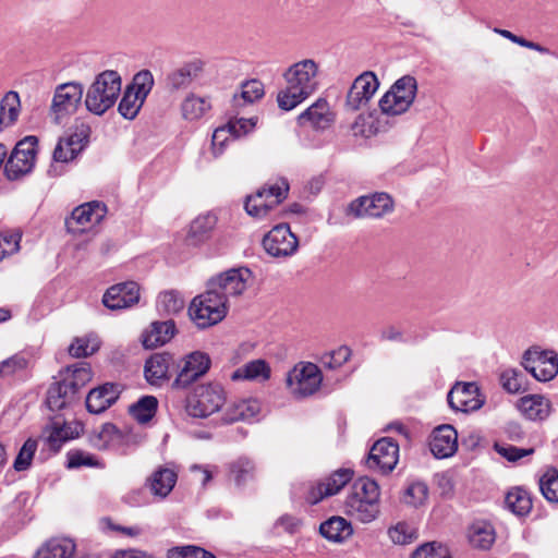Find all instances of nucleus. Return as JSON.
I'll list each match as a JSON object with an SVG mask.
<instances>
[{"label":"nucleus","instance_id":"obj_34","mask_svg":"<svg viewBox=\"0 0 558 558\" xmlns=\"http://www.w3.org/2000/svg\"><path fill=\"white\" fill-rule=\"evenodd\" d=\"M271 369L269 364L262 359L253 360L238 367L231 374V379L265 381L270 378Z\"/></svg>","mask_w":558,"mask_h":558},{"label":"nucleus","instance_id":"obj_62","mask_svg":"<svg viewBox=\"0 0 558 558\" xmlns=\"http://www.w3.org/2000/svg\"><path fill=\"white\" fill-rule=\"evenodd\" d=\"M494 32L521 47H524V48H527L531 50H535L542 54L549 53V50L546 47H544L537 43L530 41L523 37L517 36L515 34L511 33L510 31L502 29V28H494Z\"/></svg>","mask_w":558,"mask_h":558},{"label":"nucleus","instance_id":"obj_58","mask_svg":"<svg viewBox=\"0 0 558 558\" xmlns=\"http://www.w3.org/2000/svg\"><path fill=\"white\" fill-rule=\"evenodd\" d=\"M351 356V350L345 347H339L337 350L325 353L322 356V364L329 369H337L342 366Z\"/></svg>","mask_w":558,"mask_h":558},{"label":"nucleus","instance_id":"obj_57","mask_svg":"<svg viewBox=\"0 0 558 558\" xmlns=\"http://www.w3.org/2000/svg\"><path fill=\"white\" fill-rule=\"evenodd\" d=\"M226 124L218 126L211 137V153L215 158L221 156L230 141H234Z\"/></svg>","mask_w":558,"mask_h":558},{"label":"nucleus","instance_id":"obj_5","mask_svg":"<svg viewBox=\"0 0 558 558\" xmlns=\"http://www.w3.org/2000/svg\"><path fill=\"white\" fill-rule=\"evenodd\" d=\"M226 395L218 384L201 385L186 399L185 411L192 417L205 418L218 412Z\"/></svg>","mask_w":558,"mask_h":558},{"label":"nucleus","instance_id":"obj_23","mask_svg":"<svg viewBox=\"0 0 558 558\" xmlns=\"http://www.w3.org/2000/svg\"><path fill=\"white\" fill-rule=\"evenodd\" d=\"M299 124L324 131L335 122V114L326 99L319 98L298 118Z\"/></svg>","mask_w":558,"mask_h":558},{"label":"nucleus","instance_id":"obj_15","mask_svg":"<svg viewBox=\"0 0 558 558\" xmlns=\"http://www.w3.org/2000/svg\"><path fill=\"white\" fill-rule=\"evenodd\" d=\"M398 459V444L391 438H381L371 448L366 464L371 470L387 474L396 468Z\"/></svg>","mask_w":558,"mask_h":558},{"label":"nucleus","instance_id":"obj_27","mask_svg":"<svg viewBox=\"0 0 558 558\" xmlns=\"http://www.w3.org/2000/svg\"><path fill=\"white\" fill-rule=\"evenodd\" d=\"M119 397V390L113 384H105L89 391L86 397V408L90 413L99 414L111 407Z\"/></svg>","mask_w":558,"mask_h":558},{"label":"nucleus","instance_id":"obj_59","mask_svg":"<svg viewBox=\"0 0 558 558\" xmlns=\"http://www.w3.org/2000/svg\"><path fill=\"white\" fill-rule=\"evenodd\" d=\"M154 85V77L150 71L142 70L133 77V82L126 88L134 90L146 99Z\"/></svg>","mask_w":558,"mask_h":558},{"label":"nucleus","instance_id":"obj_29","mask_svg":"<svg viewBox=\"0 0 558 558\" xmlns=\"http://www.w3.org/2000/svg\"><path fill=\"white\" fill-rule=\"evenodd\" d=\"M203 69L204 62L202 60L190 61L168 75V86L172 90L186 88L194 80L199 77Z\"/></svg>","mask_w":558,"mask_h":558},{"label":"nucleus","instance_id":"obj_3","mask_svg":"<svg viewBox=\"0 0 558 558\" xmlns=\"http://www.w3.org/2000/svg\"><path fill=\"white\" fill-rule=\"evenodd\" d=\"M121 76L112 70L98 74L85 97L86 109L97 116L104 114L117 101L121 93Z\"/></svg>","mask_w":558,"mask_h":558},{"label":"nucleus","instance_id":"obj_22","mask_svg":"<svg viewBox=\"0 0 558 558\" xmlns=\"http://www.w3.org/2000/svg\"><path fill=\"white\" fill-rule=\"evenodd\" d=\"M88 136V128L82 126L76 132L61 137L53 150V160L57 162L73 160L87 145Z\"/></svg>","mask_w":558,"mask_h":558},{"label":"nucleus","instance_id":"obj_24","mask_svg":"<svg viewBox=\"0 0 558 558\" xmlns=\"http://www.w3.org/2000/svg\"><path fill=\"white\" fill-rule=\"evenodd\" d=\"M432 453L438 459L453 456L458 449V433L451 425H441L434 429L429 442Z\"/></svg>","mask_w":558,"mask_h":558},{"label":"nucleus","instance_id":"obj_30","mask_svg":"<svg viewBox=\"0 0 558 558\" xmlns=\"http://www.w3.org/2000/svg\"><path fill=\"white\" fill-rule=\"evenodd\" d=\"M319 532L329 542L342 544L353 535V526L347 519L333 515L320 524Z\"/></svg>","mask_w":558,"mask_h":558},{"label":"nucleus","instance_id":"obj_8","mask_svg":"<svg viewBox=\"0 0 558 558\" xmlns=\"http://www.w3.org/2000/svg\"><path fill=\"white\" fill-rule=\"evenodd\" d=\"M36 146L35 136H26L15 145L4 166L8 179L16 180L32 171L36 158Z\"/></svg>","mask_w":558,"mask_h":558},{"label":"nucleus","instance_id":"obj_50","mask_svg":"<svg viewBox=\"0 0 558 558\" xmlns=\"http://www.w3.org/2000/svg\"><path fill=\"white\" fill-rule=\"evenodd\" d=\"M353 472L350 469H340L320 482L325 494L333 496L338 494L352 478Z\"/></svg>","mask_w":558,"mask_h":558},{"label":"nucleus","instance_id":"obj_2","mask_svg":"<svg viewBox=\"0 0 558 558\" xmlns=\"http://www.w3.org/2000/svg\"><path fill=\"white\" fill-rule=\"evenodd\" d=\"M380 489L378 484L369 477L356 480L344 501V512L362 522L371 523L380 513Z\"/></svg>","mask_w":558,"mask_h":558},{"label":"nucleus","instance_id":"obj_33","mask_svg":"<svg viewBox=\"0 0 558 558\" xmlns=\"http://www.w3.org/2000/svg\"><path fill=\"white\" fill-rule=\"evenodd\" d=\"M260 411V403L256 399H243L230 402L225 412L223 420L227 423L236 421H248L254 418Z\"/></svg>","mask_w":558,"mask_h":558},{"label":"nucleus","instance_id":"obj_56","mask_svg":"<svg viewBox=\"0 0 558 558\" xmlns=\"http://www.w3.org/2000/svg\"><path fill=\"white\" fill-rule=\"evenodd\" d=\"M167 558H216L214 554L193 545L172 547Z\"/></svg>","mask_w":558,"mask_h":558},{"label":"nucleus","instance_id":"obj_36","mask_svg":"<svg viewBox=\"0 0 558 558\" xmlns=\"http://www.w3.org/2000/svg\"><path fill=\"white\" fill-rule=\"evenodd\" d=\"M210 109L211 102L209 98L194 93L187 94L180 105L181 116L189 122L201 120Z\"/></svg>","mask_w":558,"mask_h":558},{"label":"nucleus","instance_id":"obj_46","mask_svg":"<svg viewBox=\"0 0 558 558\" xmlns=\"http://www.w3.org/2000/svg\"><path fill=\"white\" fill-rule=\"evenodd\" d=\"M158 400L154 396H145L130 407L133 417L144 424L149 422L156 414Z\"/></svg>","mask_w":558,"mask_h":558},{"label":"nucleus","instance_id":"obj_31","mask_svg":"<svg viewBox=\"0 0 558 558\" xmlns=\"http://www.w3.org/2000/svg\"><path fill=\"white\" fill-rule=\"evenodd\" d=\"M174 363L169 353H156L145 363V378L150 385H160L168 378L170 365Z\"/></svg>","mask_w":558,"mask_h":558},{"label":"nucleus","instance_id":"obj_63","mask_svg":"<svg viewBox=\"0 0 558 558\" xmlns=\"http://www.w3.org/2000/svg\"><path fill=\"white\" fill-rule=\"evenodd\" d=\"M254 466L250 461H239L232 465L231 474L238 486L245 484L253 477Z\"/></svg>","mask_w":558,"mask_h":558},{"label":"nucleus","instance_id":"obj_60","mask_svg":"<svg viewBox=\"0 0 558 558\" xmlns=\"http://www.w3.org/2000/svg\"><path fill=\"white\" fill-rule=\"evenodd\" d=\"M257 123L256 118H239V119H230L226 125L228 129H230V133L232 134L233 138H240L242 136L247 135L251 133Z\"/></svg>","mask_w":558,"mask_h":558},{"label":"nucleus","instance_id":"obj_44","mask_svg":"<svg viewBox=\"0 0 558 558\" xmlns=\"http://www.w3.org/2000/svg\"><path fill=\"white\" fill-rule=\"evenodd\" d=\"M100 348V340L96 335L77 337L69 347L71 356L80 359L94 354Z\"/></svg>","mask_w":558,"mask_h":558},{"label":"nucleus","instance_id":"obj_28","mask_svg":"<svg viewBox=\"0 0 558 558\" xmlns=\"http://www.w3.org/2000/svg\"><path fill=\"white\" fill-rule=\"evenodd\" d=\"M217 218L213 214L199 215L189 226L185 241L189 245L198 246L206 242L215 229Z\"/></svg>","mask_w":558,"mask_h":558},{"label":"nucleus","instance_id":"obj_20","mask_svg":"<svg viewBox=\"0 0 558 558\" xmlns=\"http://www.w3.org/2000/svg\"><path fill=\"white\" fill-rule=\"evenodd\" d=\"M142 439H126V436L112 423L102 424L89 435V444L98 450H120Z\"/></svg>","mask_w":558,"mask_h":558},{"label":"nucleus","instance_id":"obj_14","mask_svg":"<svg viewBox=\"0 0 558 558\" xmlns=\"http://www.w3.org/2000/svg\"><path fill=\"white\" fill-rule=\"evenodd\" d=\"M263 246L274 257H288L296 252L299 242L290 227L287 223H280L264 236Z\"/></svg>","mask_w":558,"mask_h":558},{"label":"nucleus","instance_id":"obj_64","mask_svg":"<svg viewBox=\"0 0 558 558\" xmlns=\"http://www.w3.org/2000/svg\"><path fill=\"white\" fill-rule=\"evenodd\" d=\"M21 235L19 233L0 234V260L20 248Z\"/></svg>","mask_w":558,"mask_h":558},{"label":"nucleus","instance_id":"obj_21","mask_svg":"<svg viewBox=\"0 0 558 558\" xmlns=\"http://www.w3.org/2000/svg\"><path fill=\"white\" fill-rule=\"evenodd\" d=\"M140 301V287L134 281L117 283L105 292L104 305L112 311L133 306Z\"/></svg>","mask_w":558,"mask_h":558},{"label":"nucleus","instance_id":"obj_26","mask_svg":"<svg viewBox=\"0 0 558 558\" xmlns=\"http://www.w3.org/2000/svg\"><path fill=\"white\" fill-rule=\"evenodd\" d=\"M517 408L527 420L543 421L550 414L551 403L544 396L527 395L518 400Z\"/></svg>","mask_w":558,"mask_h":558},{"label":"nucleus","instance_id":"obj_13","mask_svg":"<svg viewBox=\"0 0 558 558\" xmlns=\"http://www.w3.org/2000/svg\"><path fill=\"white\" fill-rule=\"evenodd\" d=\"M107 213L106 206L99 202H90L77 206L65 220L70 233L81 234L100 223Z\"/></svg>","mask_w":558,"mask_h":558},{"label":"nucleus","instance_id":"obj_42","mask_svg":"<svg viewBox=\"0 0 558 558\" xmlns=\"http://www.w3.org/2000/svg\"><path fill=\"white\" fill-rule=\"evenodd\" d=\"M264 96V85L260 81L251 80L241 85L240 93L234 94L232 102L235 108L253 104Z\"/></svg>","mask_w":558,"mask_h":558},{"label":"nucleus","instance_id":"obj_54","mask_svg":"<svg viewBox=\"0 0 558 558\" xmlns=\"http://www.w3.org/2000/svg\"><path fill=\"white\" fill-rule=\"evenodd\" d=\"M36 450H37V440H35L33 438H28L24 442L22 448L20 449V451L14 460L13 468L16 471L27 470L32 464V460L34 458Z\"/></svg>","mask_w":558,"mask_h":558},{"label":"nucleus","instance_id":"obj_19","mask_svg":"<svg viewBox=\"0 0 558 558\" xmlns=\"http://www.w3.org/2000/svg\"><path fill=\"white\" fill-rule=\"evenodd\" d=\"M379 86L377 76L373 72H364L352 83L345 100L350 110H359L367 105Z\"/></svg>","mask_w":558,"mask_h":558},{"label":"nucleus","instance_id":"obj_18","mask_svg":"<svg viewBox=\"0 0 558 558\" xmlns=\"http://www.w3.org/2000/svg\"><path fill=\"white\" fill-rule=\"evenodd\" d=\"M447 399L452 410L464 413L476 411L484 404V398L475 383H457Z\"/></svg>","mask_w":558,"mask_h":558},{"label":"nucleus","instance_id":"obj_35","mask_svg":"<svg viewBox=\"0 0 558 558\" xmlns=\"http://www.w3.org/2000/svg\"><path fill=\"white\" fill-rule=\"evenodd\" d=\"M468 538L473 548L488 550L496 539L495 529L487 521H475L469 527Z\"/></svg>","mask_w":558,"mask_h":558},{"label":"nucleus","instance_id":"obj_55","mask_svg":"<svg viewBox=\"0 0 558 558\" xmlns=\"http://www.w3.org/2000/svg\"><path fill=\"white\" fill-rule=\"evenodd\" d=\"M411 558H451L447 546L430 542L414 550Z\"/></svg>","mask_w":558,"mask_h":558},{"label":"nucleus","instance_id":"obj_12","mask_svg":"<svg viewBox=\"0 0 558 558\" xmlns=\"http://www.w3.org/2000/svg\"><path fill=\"white\" fill-rule=\"evenodd\" d=\"M395 203L387 193L363 195L352 201L348 213L355 218H381L393 211Z\"/></svg>","mask_w":558,"mask_h":558},{"label":"nucleus","instance_id":"obj_43","mask_svg":"<svg viewBox=\"0 0 558 558\" xmlns=\"http://www.w3.org/2000/svg\"><path fill=\"white\" fill-rule=\"evenodd\" d=\"M507 508L515 515H526L532 509V499L530 494L520 487L508 492L505 499Z\"/></svg>","mask_w":558,"mask_h":558},{"label":"nucleus","instance_id":"obj_47","mask_svg":"<svg viewBox=\"0 0 558 558\" xmlns=\"http://www.w3.org/2000/svg\"><path fill=\"white\" fill-rule=\"evenodd\" d=\"M184 308V300L175 291H165L158 295L157 310L165 315H175Z\"/></svg>","mask_w":558,"mask_h":558},{"label":"nucleus","instance_id":"obj_17","mask_svg":"<svg viewBox=\"0 0 558 558\" xmlns=\"http://www.w3.org/2000/svg\"><path fill=\"white\" fill-rule=\"evenodd\" d=\"M252 272L247 268L230 269L211 279L208 284L223 295L227 303L228 298L241 295L247 288V281Z\"/></svg>","mask_w":558,"mask_h":558},{"label":"nucleus","instance_id":"obj_4","mask_svg":"<svg viewBox=\"0 0 558 558\" xmlns=\"http://www.w3.org/2000/svg\"><path fill=\"white\" fill-rule=\"evenodd\" d=\"M192 320L199 328H207L221 322L227 315V303L209 284L207 290L195 296L189 307Z\"/></svg>","mask_w":558,"mask_h":558},{"label":"nucleus","instance_id":"obj_41","mask_svg":"<svg viewBox=\"0 0 558 558\" xmlns=\"http://www.w3.org/2000/svg\"><path fill=\"white\" fill-rule=\"evenodd\" d=\"M20 96L16 92H9L0 102V131L12 125L20 113Z\"/></svg>","mask_w":558,"mask_h":558},{"label":"nucleus","instance_id":"obj_52","mask_svg":"<svg viewBox=\"0 0 558 558\" xmlns=\"http://www.w3.org/2000/svg\"><path fill=\"white\" fill-rule=\"evenodd\" d=\"M66 466L69 469H78L82 466L101 468L102 464L92 453L82 450H71L68 452Z\"/></svg>","mask_w":558,"mask_h":558},{"label":"nucleus","instance_id":"obj_40","mask_svg":"<svg viewBox=\"0 0 558 558\" xmlns=\"http://www.w3.org/2000/svg\"><path fill=\"white\" fill-rule=\"evenodd\" d=\"M92 377L89 365L86 362H77L66 368L61 380L77 396L78 391L92 380Z\"/></svg>","mask_w":558,"mask_h":558},{"label":"nucleus","instance_id":"obj_10","mask_svg":"<svg viewBox=\"0 0 558 558\" xmlns=\"http://www.w3.org/2000/svg\"><path fill=\"white\" fill-rule=\"evenodd\" d=\"M83 93V85L76 82L63 83L56 87L50 107L56 123H60L64 117L77 110Z\"/></svg>","mask_w":558,"mask_h":558},{"label":"nucleus","instance_id":"obj_53","mask_svg":"<svg viewBox=\"0 0 558 558\" xmlns=\"http://www.w3.org/2000/svg\"><path fill=\"white\" fill-rule=\"evenodd\" d=\"M500 383L508 392L518 393L524 389V373L514 368L506 369L500 375Z\"/></svg>","mask_w":558,"mask_h":558},{"label":"nucleus","instance_id":"obj_61","mask_svg":"<svg viewBox=\"0 0 558 558\" xmlns=\"http://www.w3.org/2000/svg\"><path fill=\"white\" fill-rule=\"evenodd\" d=\"M28 360L22 354H14L13 356L2 361L0 363V375L10 376L27 367Z\"/></svg>","mask_w":558,"mask_h":558},{"label":"nucleus","instance_id":"obj_1","mask_svg":"<svg viewBox=\"0 0 558 558\" xmlns=\"http://www.w3.org/2000/svg\"><path fill=\"white\" fill-rule=\"evenodd\" d=\"M318 64L312 59L299 61L284 72L286 87L278 93V106L292 110L308 98L318 87Z\"/></svg>","mask_w":558,"mask_h":558},{"label":"nucleus","instance_id":"obj_6","mask_svg":"<svg viewBox=\"0 0 558 558\" xmlns=\"http://www.w3.org/2000/svg\"><path fill=\"white\" fill-rule=\"evenodd\" d=\"M417 83L413 76L399 78L380 99L379 107L384 113L397 116L405 112L413 104Z\"/></svg>","mask_w":558,"mask_h":558},{"label":"nucleus","instance_id":"obj_45","mask_svg":"<svg viewBox=\"0 0 558 558\" xmlns=\"http://www.w3.org/2000/svg\"><path fill=\"white\" fill-rule=\"evenodd\" d=\"M390 541L396 545H408L417 538L416 527L405 521L397 522L387 531Z\"/></svg>","mask_w":558,"mask_h":558},{"label":"nucleus","instance_id":"obj_16","mask_svg":"<svg viewBox=\"0 0 558 558\" xmlns=\"http://www.w3.org/2000/svg\"><path fill=\"white\" fill-rule=\"evenodd\" d=\"M524 368L538 381H549L558 374V355L554 351H527Z\"/></svg>","mask_w":558,"mask_h":558},{"label":"nucleus","instance_id":"obj_49","mask_svg":"<svg viewBox=\"0 0 558 558\" xmlns=\"http://www.w3.org/2000/svg\"><path fill=\"white\" fill-rule=\"evenodd\" d=\"M538 484L544 498L551 504H558V470H547L541 476Z\"/></svg>","mask_w":558,"mask_h":558},{"label":"nucleus","instance_id":"obj_39","mask_svg":"<svg viewBox=\"0 0 558 558\" xmlns=\"http://www.w3.org/2000/svg\"><path fill=\"white\" fill-rule=\"evenodd\" d=\"M76 400V395L62 380L50 385L46 403L51 411L62 410Z\"/></svg>","mask_w":558,"mask_h":558},{"label":"nucleus","instance_id":"obj_51","mask_svg":"<svg viewBox=\"0 0 558 558\" xmlns=\"http://www.w3.org/2000/svg\"><path fill=\"white\" fill-rule=\"evenodd\" d=\"M428 498V487L424 482L411 483L403 495V502L412 507L423 506Z\"/></svg>","mask_w":558,"mask_h":558},{"label":"nucleus","instance_id":"obj_38","mask_svg":"<svg viewBox=\"0 0 558 558\" xmlns=\"http://www.w3.org/2000/svg\"><path fill=\"white\" fill-rule=\"evenodd\" d=\"M82 427L77 423H64L60 425L56 422L51 425L45 440L50 449L58 451L65 441L77 437Z\"/></svg>","mask_w":558,"mask_h":558},{"label":"nucleus","instance_id":"obj_48","mask_svg":"<svg viewBox=\"0 0 558 558\" xmlns=\"http://www.w3.org/2000/svg\"><path fill=\"white\" fill-rule=\"evenodd\" d=\"M144 101L145 98L137 95L134 90L126 88L118 110L125 119L132 120L137 116Z\"/></svg>","mask_w":558,"mask_h":558},{"label":"nucleus","instance_id":"obj_9","mask_svg":"<svg viewBox=\"0 0 558 558\" xmlns=\"http://www.w3.org/2000/svg\"><path fill=\"white\" fill-rule=\"evenodd\" d=\"M210 357L207 353L194 351L185 355L178 365V374L171 388L185 389L203 377L210 368Z\"/></svg>","mask_w":558,"mask_h":558},{"label":"nucleus","instance_id":"obj_37","mask_svg":"<svg viewBox=\"0 0 558 558\" xmlns=\"http://www.w3.org/2000/svg\"><path fill=\"white\" fill-rule=\"evenodd\" d=\"M175 333L174 322H155L150 329L143 335V344L145 348H156L171 340Z\"/></svg>","mask_w":558,"mask_h":558},{"label":"nucleus","instance_id":"obj_11","mask_svg":"<svg viewBox=\"0 0 558 558\" xmlns=\"http://www.w3.org/2000/svg\"><path fill=\"white\" fill-rule=\"evenodd\" d=\"M322 374L317 365L305 363L289 372L287 385L296 397L303 398L315 393L322 385Z\"/></svg>","mask_w":558,"mask_h":558},{"label":"nucleus","instance_id":"obj_25","mask_svg":"<svg viewBox=\"0 0 558 558\" xmlns=\"http://www.w3.org/2000/svg\"><path fill=\"white\" fill-rule=\"evenodd\" d=\"M177 481L178 474L175 471L160 466L146 478L145 487L150 490L154 497L165 499L174 488Z\"/></svg>","mask_w":558,"mask_h":558},{"label":"nucleus","instance_id":"obj_32","mask_svg":"<svg viewBox=\"0 0 558 558\" xmlns=\"http://www.w3.org/2000/svg\"><path fill=\"white\" fill-rule=\"evenodd\" d=\"M75 551L76 544L73 539L52 537L36 551L34 558H72Z\"/></svg>","mask_w":558,"mask_h":558},{"label":"nucleus","instance_id":"obj_7","mask_svg":"<svg viewBox=\"0 0 558 558\" xmlns=\"http://www.w3.org/2000/svg\"><path fill=\"white\" fill-rule=\"evenodd\" d=\"M288 191L289 185L284 181H282L280 184L262 187L254 194L246 197L244 208L246 213L252 217H266L269 211H271L283 199H286Z\"/></svg>","mask_w":558,"mask_h":558}]
</instances>
